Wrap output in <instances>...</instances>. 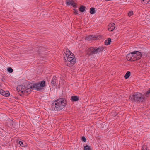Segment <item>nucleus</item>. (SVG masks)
<instances>
[{
	"instance_id": "nucleus-1",
	"label": "nucleus",
	"mask_w": 150,
	"mask_h": 150,
	"mask_svg": "<svg viewBox=\"0 0 150 150\" xmlns=\"http://www.w3.org/2000/svg\"><path fill=\"white\" fill-rule=\"evenodd\" d=\"M66 105V100L63 98H60L54 101L51 107L52 111H58L64 108Z\"/></svg>"
},
{
	"instance_id": "nucleus-2",
	"label": "nucleus",
	"mask_w": 150,
	"mask_h": 150,
	"mask_svg": "<svg viewBox=\"0 0 150 150\" xmlns=\"http://www.w3.org/2000/svg\"><path fill=\"white\" fill-rule=\"evenodd\" d=\"M142 57L141 52L138 51H134L128 54L126 59L129 61H134L140 59Z\"/></svg>"
},
{
	"instance_id": "nucleus-3",
	"label": "nucleus",
	"mask_w": 150,
	"mask_h": 150,
	"mask_svg": "<svg viewBox=\"0 0 150 150\" xmlns=\"http://www.w3.org/2000/svg\"><path fill=\"white\" fill-rule=\"evenodd\" d=\"M129 99L132 101H135L139 103H142L144 101L143 95L139 93H135L132 96H130Z\"/></svg>"
},
{
	"instance_id": "nucleus-4",
	"label": "nucleus",
	"mask_w": 150,
	"mask_h": 150,
	"mask_svg": "<svg viewBox=\"0 0 150 150\" xmlns=\"http://www.w3.org/2000/svg\"><path fill=\"white\" fill-rule=\"evenodd\" d=\"M103 46H100L98 47H91L89 49L90 52V54L91 55L93 54H97L102 52L104 50Z\"/></svg>"
},
{
	"instance_id": "nucleus-5",
	"label": "nucleus",
	"mask_w": 150,
	"mask_h": 150,
	"mask_svg": "<svg viewBox=\"0 0 150 150\" xmlns=\"http://www.w3.org/2000/svg\"><path fill=\"white\" fill-rule=\"evenodd\" d=\"M26 87L23 85H20L17 87V91L19 93H25Z\"/></svg>"
},
{
	"instance_id": "nucleus-6",
	"label": "nucleus",
	"mask_w": 150,
	"mask_h": 150,
	"mask_svg": "<svg viewBox=\"0 0 150 150\" xmlns=\"http://www.w3.org/2000/svg\"><path fill=\"white\" fill-rule=\"evenodd\" d=\"M65 3L67 6L71 5L73 7L75 8H77V7L76 5L77 4L72 0H66Z\"/></svg>"
},
{
	"instance_id": "nucleus-7",
	"label": "nucleus",
	"mask_w": 150,
	"mask_h": 150,
	"mask_svg": "<svg viewBox=\"0 0 150 150\" xmlns=\"http://www.w3.org/2000/svg\"><path fill=\"white\" fill-rule=\"evenodd\" d=\"M33 88H35V89L38 91H40L43 89V87L42 86L40 83L34 84Z\"/></svg>"
},
{
	"instance_id": "nucleus-8",
	"label": "nucleus",
	"mask_w": 150,
	"mask_h": 150,
	"mask_svg": "<svg viewBox=\"0 0 150 150\" xmlns=\"http://www.w3.org/2000/svg\"><path fill=\"white\" fill-rule=\"evenodd\" d=\"M75 58L73 56V55L72 56V55L70 56V54L69 55L68 53H65V56L64 57V60L66 62H68L69 61H70L72 59H74Z\"/></svg>"
},
{
	"instance_id": "nucleus-9",
	"label": "nucleus",
	"mask_w": 150,
	"mask_h": 150,
	"mask_svg": "<svg viewBox=\"0 0 150 150\" xmlns=\"http://www.w3.org/2000/svg\"><path fill=\"white\" fill-rule=\"evenodd\" d=\"M0 93L5 97H8L10 95V93L8 91H4L2 89L0 90Z\"/></svg>"
},
{
	"instance_id": "nucleus-10",
	"label": "nucleus",
	"mask_w": 150,
	"mask_h": 150,
	"mask_svg": "<svg viewBox=\"0 0 150 150\" xmlns=\"http://www.w3.org/2000/svg\"><path fill=\"white\" fill-rule=\"evenodd\" d=\"M76 59L75 58L74 59H72L70 61H69L68 62H66L67 65L69 66H72L76 62Z\"/></svg>"
},
{
	"instance_id": "nucleus-11",
	"label": "nucleus",
	"mask_w": 150,
	"mask_h": 150,
	"mask_svg": "<svg viewBox=\"0 0 150 150\" xmlns=\"http://www.w3.org/2000/svg\"><path fill=\"white\" fill-rule=\"evenodd\" d=\"M86 40L91 41L92 40H94L96 39V38L95 36L94 35H90L86 37L85 38Z\"/></svg>"
},
{
	"instance_id": "nucleus-12",
	"label": "nucleus",
	"mask_w": 150,
	"mask_h": 150,
	"mask_svg": "<svg viewBox=\"0 0 150 150\" xmlns=\"http://www.w3.org/2000/svg\"><path fill=\"white\" fill-rule=\"evenodd\" d=\"M57 81L56 77L54 76L51 80V83L52 86H55L56 84V82Z\"/></svg>"
},
{
	"instance_id": "nucleus-13",
	"label": "nucleus",
	"mask_w": 150,
	"mask_h": 150,
	"mask_svg": "<svg viewBox=\"0 0 150 150\" xmlns=\"http://www.w3.org/2000/svg\"><path fill=\"white\" fill-rule=\"evenodd\" d=\"M79 97L76 96H71L70 99L71 100L72 102H75L79 100Z\"/></svg>"
},
{
	"instance_id": "nucleus-14",
	"label": "nucleus",
	"mask_w": 150,
	"mask_h": 150,
	"mask_svg": "<svg viewBox=\"0 0 150 150\" xmlns=\"http://www.w3.org/2000/svg\"><path fill=\"white\" fill-rule=\"evenodd\" d=\"M109 28H108V30L110 31H113L115 28V24L113 23L112 24H110L109 25Z\"/></svg>"
},
{
	"instance_id": "nucleus-15",
	"label": "nucleus",
	"mask_w": 150,
	"mask_h": 150,
	"mask_svg": "<svg viewBox=\"0 0 150 150\" xmlns=\"http://www.w3.org/2000/svg\"><path fill=\"white\" fill-rule=\"evenodd\" d=\"M34 86V84H32L27 85L26 87L27 89H35V88H33V86Z\"/></svg>"
},
{
	"instance_id": "nucleus-16",
	"label": "nucleus",
	"mask_w": 150,
	"mask_h": 150,
	"mask_svg": "<svg viewBox=\"0 0 150 150\" xmlns=\"http://www.w3.org/2000/svg\"><path fill=\"white\" fill-rule=\"evenodd\" d=\"M86 7L83 5H81L80 6L79 8V11L82 12H84L85 11Z\"/></svg>"
},
{
	"instance_id": "nucleus-17",
	"label": "nucleus",
	"mask_w": 150,
	"mask_h": 150,
	"mask_svg": "<svg viewBox=\"0 0 150 150\" xmlns=\"http://www.w3.org/2000/svg\"><path fill=\"white\" fill-rule=\"evenodd\" d=\"M111 42V40L110 38H109L105 41V44L106 45H108L110 44Z\"/></svg>"
},
{
	"instance_id": "nucleus-18",
	"label": "nucleus",
	"mask_w": 150,
	"mask_h": 150,
	"mask_svg": "<svg viewBox=\"0 0 150 150\" xmlns=\"http://www.w3.org/2000/svg\"><path fill=\"white\" fill-rule=\"evenodd\" d=\"M95 8H94L91 7L90 9V13L91 14H93L95 13Z\"/></svg>"
},
{
	"instance_id": "nucleus-19",
	"label": "nucleus",
	"mask_w": 150,
	"mask_h": 150,
	"mask_svg": "<svg viewBox=\"0 0 150 150\" xmlns=\"http://www.w3.org/2000/svg\"><path fill=\"white\" fill-rule=\"evenodd\" d=\"M18 144H19L20 146L21 147H25V145L26 144L24 142H23L22 141H19Z\"/></svg>"
},
{
	"instance_id": "nucleus-20",
	"label": "nucleus",
	"mask_w": 150,
	"mask_h": 150,
	"mask_svg": "<svg viewBox=\"0 0 150 150\" xmlns=\"http://www.w3.org/2000/svg\"><path fill=\"white\" fill-rule=\"evenodd\" d=\"M130 71H127L124 76V77L125 79H127L130 75Z\"/></svg>"
},
{
	"instance_id": "nucleus-21",
	"label": "nucleus",
	"mask_w": 150,
	"mask_h": 150,
	"mask_svg": "<svg viewBox=\"0 0 150 150\" xmlns=\"http://www.w3.org/2000/svg\"><path fill=\"white\" fill-rule=\"evenodd\" d=\"M142 4H150V0H141Z\"/></svg>"
},
{
	"instance_id": "nucleus-22",
	"label": "nucleus",
	"mask_w": 150,
	"mask_h": 150,
	"mask_svg": "<svg viewBox=\"0 0 150 150\" xmlns=\"http://www.w3.org/2000/svg\"><path fill=\"white\" fill-rule=\"evenodd\" d=\"M66 53H68L69 55L70 54V56L72 55V56L74 55L72 53L71 51L68 49H66Z\"/></svg>"
},
{
	"instance_id": "nucleus-23",
	"label": "nucleus",
	"mask_w": 150,
	"mask_h": 150,
	"mask_svg": "<svg viewBox=\"0 0 150 150\" xmlns=\"http://www.w3.org/2000/svg\"><path fill=\"white\" fill-rule=\"evenodd\" d=\"M84 150H91L90 146L88 145H86L84 147Z\"/></svg>"
},
{
	"instance_id": "nucleus-24",
	"label": "nucleus",
	"mask_w": 150,
	"mask_h": 150,
	"mask_svg": "<svg viewBox=\"0 0 150 150\" xmlns=\"http://www.w3.org/2000/svg\"><path fill=\"white\" fill-rule=\"evenodd\" d=\"M30 89H27L25 88V93L26 94V93H27L28 94H30L32 91Z\"/></svg>"
},
{
	"instance_id": "nucleus-25",
	"label": "nucleus",
	"mask_w": 150,
	"mask_h": 150,
	"mask_svg": "<svg viewBox=\"0 0 150 150\" xmlns=\"http://www.w3.org/2000/svg\"><path fill=\"white\" fill-rule=\"evenodd\" d=\"M40 83L41 84L42 86L44 87L45 86V81L44 80H43Z\"/></svg>"
},
{
	"instance_id": "nucleus-26",
	"label": "nucleus",
	"mask_w": 150,
	"mask_h": 150,
	"mask_svg": "<svg viewBox=\"0 0 150 150\" xmlns=\"http://www.w3.org/2000/svg\"><path fill=\"white\" fill-rule=\"evenodd\" d=\"M7 70L10 73H12L13 71V69L11 67H8Z\"/></svg>"
},
{
	"instance_id": "nucleus-27",
	"label": "nucleus",
	"mask_w": 150,
	"mask_h": 150,
	"mask_svg": "<svg viewBox=\"0 0 150 150\" xmlns=\"http://www.w3.org/2000/svg\"><path fill=\"white\" fill-rule=\"evenodd\" d=\"M149 94H150V88H149V90L147 91L146 92L144 93V95L145 96H147V95H148Z\"/></svg>"
},
{
	"instance_id": "nucleus-28",
	"label": "nucleus",
	"mask_w": 150,
	"mask_h": 150,
	"mask_svg": "<svg viewBox=\"0 0 150 150\" xmlns=\"http://www.w3.org/2000/svg\"><path fill=\"white\" fill-rule=\"evenodd\" d=\"M133 14V11H130L128 13V15L130 16Z\"/></svg>"
},
{
	"instance_id": "nucleus-29",
	"label": "nucleus",
	"mask_w": 150,
	"mask_h": 150,
	"mask_svg": "<svg viewBox=\"0 0 150 150\" xmlns=\"http://www.w3.org/2000/svg\"><path fill=\"white\" fill-rule=\"evenodd\" d=\"M141 150H147L146 146H143Z\"/></svg>"
},
{
	"instance_id": "nucleus-30",
	"label": "nucleus",
	"mask_w": 150,
	"mask_h": 150,
	"mask_svg": "<svg viewBox=\"0 0 150 150\" xmlns=\"http://www.w3.org/2000/svg\"><path fill=\"white\" fill-rule=\"evenodd\" d=\"M81 139L83 142H86V138L84 136L82 137Z\"/></svg>"
},
{
	"instance_id": "nucleus-31",
	"label": "nucleus",
	"mask_w": 150,
	"mask_h": 150,
	"mask_svg": "<svg viewBox=\"0 0 150 150\" xmlns=\"http://www.w3.org/2000/svg\"><path fill=\"white\" fill-rule=\"evenodd\" d=\"M78 10H75V11H74V13L75 14H78Z\"/></svg>"
},
{
	"instance_id": "nucleus-32",
	"label": "nucleus",
	"mask_w": 150,
	"mask_h": 150,
	"mask_svg": "<svg viewBox=\"0 0 150 150\" xmlns=\"http://www.w3.org/2000/svg\"><path fill=\"white\" fill-rule=\"evenodd\" d=\"M9 120L10 121V122H13V120H11V119H9Z\"/></svg>"
},
{
	"instance_id": "nucleus-33",
	"label": "nucleus",
	"mask_w": 150,
	"mask_h": 150,
	"mask_svg": "<svg viewBox=\"0 0 150 150\" xmlns=\"http://www.w3.org/2000/svg\"><path fill=\"white\" fill-rule=\"evenodd\" d=\"M73 10L74 11H75V10H77L76 9H74Z\"/></svg>"
},
{
	"instance_id": "nucleus-34",
	"label": "nucleus",
	"mask_w": 150,
	"mask_h": 150,
	"mask_svg": "<svg viewBox=\"0 0 150 150\" xmlns=\"http://www.w3.org/2000/svg\"><path fill=\"white\" fill-rule=\"evenodd\" d=\"M11 125H13V124L12 123H11Z\"/></svg>"
}]
</instances>
